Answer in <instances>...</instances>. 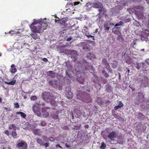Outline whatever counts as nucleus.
<instances>
[{
  "label": "nucleus",
  "instance_id": "f03ea898",
  "mask_svg": "<svg viewBox=\"0 0 149 149\" xmlns=\"http://www.w3.org/2000/svg\"><path fill=\"white\" fill-rule=\"evenodd\" d=\"M135 10V13L139 17H142L144 13L143 11L144 10V7L141 6L137 5L134 7Z\"/></svg>",
  "mask_w": 149,
  "mask_h": 149
},
{
  "label": "nucleus",
  "instance_id": "2eb2a0df",
  "mask_svg": "<svg viewBox=\"0 0 149 149\" xmlns=\"http://www.w3.org/2000/svg\"><path fill=\"white\" fill-rule=\"evenodd\" d=\"M11 69L10 72L12 74H14L17 71V69L16 68L14 64H12L11 66Z\"/></svg>",
  "mask_w": 149,
  "mask_h": 149
},
{
  "label": "nucleus",
  "instance_id": "a18cd8bd",
  "mask_svg": "<svg viewBox=\"0 0 149 149\" xmlns=\"http://www.w3.org/2000/svg\"><path fill=\"white\" fill-rule=\"evenodd\" d=\"M72 39V38L71 37H69L67 39V41H70Z\"/></svg>",
  "mask_w": 149,
  "mask_h": 149
},
{
  "label": "nucleus",
  "instance_id": "680f3d73",
  "mask_svg": "<svg viewBox=\"0 0 149 149\" xmlns=\"http://www.w3.org/2000/svg\"><path fill=\"white\" fill-rule=\"evenodd\" d=\"M4 108H5V109L6 110H7V107H4Z\"/></svg>",
  "mask_w": 149,
  "mask_h": 149
},
{
  "label": "nucleus",
  "instance_id": "5fc2aeb1",
  "mask_svg": "<svg viewBox=\"0 0 149 149\" xmlns=\"http://www.w3.org/2000/svg\"><path fill=\"white\" fill-rule=\"evenodd\" d=\"M98 29H96V30H95V33H97V31H98Z\"/></svg>",
  "mask_w": 149,
  "mask_h": 149
},
{
  "label": "nucleus",
  "instance_id": "5701e85b",
  "mask_svg": "<svg viewBox=\"0 0 149 149\" xmlns=\"http://www.w3.org/2000/svg\"><path fill=\"white\" fill-rule=\"evenodd\" d=\"M49 113L46 111H45L43 112L42 116L44 118H47L48 117Z\"/></svg>",
  "mask_w": 149,
  "mask_h": 149
},
{
  "label": "nucleus",
  "instance_id": "473e14b6",
  "mask_svg": "<svg viewBox=\"0 0 149 149\" xmlns=\"http://www.w3.org/2000/svg\"><path fill=\"white\" fill-rule=\"evenodd\" d=\"M134 84L132 85H130L129 86V88H131L132 91H135V88L134 87Z\"/></svg>",
  "mask_w": 149,
  "mask_h": 149
},
{
  "label": "nucleus",
  "instance_id": "2f4dec72",
  "mask_svg": "<svg viewBox=\"0 0 149 149\" xmlns=\"http://www.w3.org/2000/svg\"><path fill=\"white\" fill-rule=\"evenodd\" d=\"M138 93L139 94V97H141L142 98H143L144 97V92H138Z\"/></svg>",
  "mask_w": 149,
  "mask_h": 149
},
{
  "label": "nucleus",
  "instance_id": "b1692460",
  "mask_svg": "<svg viewBox=\"0 0 149 149\" xmlns=\"http://www.w3.org/2000/svg\"><path fill=\"white\" fill-rule=\"evenodd\" d=\"M15 82L16 80H12L10 82H8L6 81H4V83L5 84L9 85H14V84H15Z\"/></svg>",
  "mask_w": 149,
  "mask_h": 149
},
{
  "label": "nucleus",
  "instance_id": "20e7f679",
  "mask_svg": "<svg viewBox=\"0 0 149 149\" xmlns=\"http://www.w3.org/2000/svg\"><path fill=\"white\" fill-rule=\"evenodd\" d=\"M16 147L19 149H27L28 146L25 141H20L17 143Z\"/></svg>",
  "mask_w": 149,
  "mask_h": 149
},
{
  "label": "nucleus",
  "instance_id": "aec40b11",
  "mask_svg": "<svg viewBox=\"0 0 149 149\" xmlns=\"http://www.w3.org/2000/svg\"><path fill=\"white\" fill-rule=\"evenodd\" d=\"M89 67L86 68H85V71L88 70L91 72L92 73L94 71V69L92 68L91 66H89Z\"/></svg>",
  "mask_w": 149,
  "mask_h": 149
},
{
  "label": "nucleus",
  "instance_id": "79ce46f5",
  "mask_svg": "<svg viewBox=\"0 0 149 149\" xmlns=\"http://www.w3.org/2000/svg\"><path fill=\"white\" fill-rule=\"evenodd\" d=\"M53 118L54 119H58V115H55L53 116Z\"/></svg>",
  "mask_w": 149,
  "mask_h": 149
},
{
  "label": "nucleus",
  "instance_id": "a19ab883",
  "mask_svg": "<svg viewBox=\"0 0 149 149\" xmlns=\"http://www.w3.org/2000/svg\"><path fill=\"white\" fill-rule=\"evenodd\" d=\"M120 108V107L119 106V105H118L115 106L114 107V109L115 110H116Z\"/></svg>",
  "mask_w": 149,
  "mask_h": 149
},
{
  "label": "nucleus",
  "instance_id": "4468645a",
  "mask_svg": "<svg viewBox=\"0 0 149 149\" xmlns=\"http://www.w3.org/2000/svg\"><path fill=\"white\" fill-rule=\"evenodd\" d=\"M47 75L52 78H55L56 77V74L55 73H54L52 71H50L48 72L47 73Z\"/></svg>",
  "mask_w": 149,
  "mask_h": 149
},
{
  "label": "nucleus",
  "instance_id": "e433bc0d",
  "mask_svg": "<svg viewBox=\"0 0 149 149\" xmlns=\"http://www.w3.org/2000/svg\"><path fill=\"white\" fill-rule=\"evenodd\" d=\"M31 99L33 100H36L37 99V97L36 96H32L31 97Z\"/></svg>",
  "mask_w": 149,
  "mask_h": 149
},
{
  "label": "nucleus",
  "instance_id": "cd10ccee",
  "mask_svg": "<svg viewBox=\"0 0 149 149\" xmlns=\"http://www.w3.org/2000/svg\"><path fill=\"white\" fill-rule=\"evenodd\" d=\"M106 144L103 142L101 143V145L100 147V149H104L106 147Z\"/></svg>",
  "mask_w": 149,
  "mask_h": 149
},
{
  "label": "nucleus",
  "instance_id": "774afa93",
  "mask_svg": "<svg viewBox=\"0 0 149 149\" xmlns=\"http://www.w3.org/2000/svg\"><path fill=\"white\" fill-rule=\"evenodd\" d=\"M149 33L147 35V36H149Z\"/></svg>",
  "mask_w": 149,
  "mask_h": 149
},
{
  "label": "nucleus",
  "instance_id": "72a5a7b5",
  "mask_svg": "<svg viewBox=\"0 0 149 149\" xmlns=\"http://www.w3.org/2000/svg\"><path fill=\"white\" fill-rule=\"evenodd\" d=\"M39 125H40L42 126H44L46 125V123L44 121H41L40 124H39Z\"/></svg>",
  "mask_w": 149,
  "mask_h": 149
},
{
  "label": "nucleus",
  "instance_id": "0e129e2a",
  "mask_svg": "<svg viewBox=\"0 0 149 149\" xmlns=\"http://www.w3.org/2000/svg\"><path fill=\"white\" fill-rule=\"evenodd\" d=\"M84 28H85V29H87V27H86V26H85V27H84Z\"/></svg>",
  "mask_w": 149,
  "mask_h": 149
},
{
  "label": "nucleus",
  "instance_id": "6e6d98bb",
  "mask_svg": "<svg viewBox=\"0 0 149 149\" xmlns=\"http://www.w3.org/2000/svg\"><path fill=\"white\" fill-rule=\"evenodd\" d=\"M2 102V98L0 97V102Z\"/></svg>",
  "mask_w": 149,
  "mask_h": 149
},
{
  "label": "nucleus",
  "instance_id": "7c9ffc66",
  "mask_svg": "<svg viewBox=\"0 0 149 149\" xmlns=\"http://www.w3.org/2000/svg\"><path fill=\"white\" fill-rule=\"evenodd\" d=\"M102 73L104 75V76L106 78H107L109 77V75L107 72L105 70H103L102 71Z\"/></svg>",
  "mask_w": 149,
  "mask_h": 149
},
{
  "label": "nucleus",
  "instance_id": "1a4fd4ad",
  "mask_svg": "<svg viewBox=\"0 0 149 149\" xmlns=\"http://www.w3.org/2000/svg\"><path fill=\"white\" fill-rule=\"evenodd\" d=\"M86 58L91 60L96 58V56L94 54H91V53H89L87 54Z\"/></svg>",
  "mask_w": 149,
  "mask_h": 149
},
{
  "label": "nucleus",
  "instance_id": "864d4df0",
  "mask_svg": "<svg viewBox=\"0 0 149 149\" xmlns=\"http://www.w3.org/2000/svg\"><path fill=\"white\" fill-rule=\"evenodd\" d=\"M59 111H56V114H58L59 113Z\"/></svg>",
  "mask_w": 149,
  "mask_h": 149
},
{
  "label": "nucleus",
  "instance_id": "bf43d9fd",
  "mask_svg": "<svg viewBox=\"0 0 149 149\" xmlns=\"http://www.w3.org/2000/svg\"><path fill=\"white\" fill-rule=\"evenodd\" d=\"M91 101V100H90V99L89 100H88V101H86V102H90V101Z\"/></svg>",
  "mask_w": 149,
  "mask_h": 149
},
{
  "label": "nucleus",
  "instance_id": "9d476101",
  "mask_svg": "<svg viewBox=\"0 0 149 149\" xmlns=\"http://www.w3.org/2000/svg\"><path fill=\"white\" fill-rule=\"evenodd\" d=\"M35 23L34 22L30 26V27L31 29V31L34 33H36V32H39V30L37 31V29H36V25L35 24Z\"/></svg>",
  "mask_w": 149,
  "mask_h": 149
},
{
  "label": "nucleus",
  "instance_id": "f257e3e1",
  "mask_svg": "<svg viewBox=\"0 0 149 149\" xmlns=\"http://www.w3.org/2000/svg\"><path fill=\"white\" fill-rule=\"evenodd\" d=\"M43 100L47 102H49L53 105H55V102L54 96L50 95L49 92H45L42 94Z\"/></svg>",
  "mask_w": 149,
  "mask_h": 149
},
{
  "label": "nucleus",
  "instance_id": "c85d7f7f",
  "mask_svg": "<svg viewBox=\"0 0 149 149\" xmlns=\"http://www.w3.org/2000/svg\"><path fill=\"white\" fill-rule=\"evenodd\" d=\"M82 32L85 34V35L87 37V36L89 35V33H88L86 29H84L82 30Z\"/></svg>",
  "mask_w": 149,
  "mask_h": 149
},
{
  "label": "nucleus",
  "instance_id": "ea45409f",
  "mask_svg": "<svg viewBox=\"0 0 149 149\" xmlns=\"http://www.w3.org/2000/svg\"><path fill=\"white\" fill-rule=\"evenodd\" d=\"M4 133L7 135L9 136V132L8 130H6L4 131Z\"/></svg>",
  "mask_w": 149,
  "mask_h": 149
},
{
  "label": "nucleus",
  "instance_id": "69168bd1",
  "mask_svg": "<svg viewBox=\"0 0 149 149\" xmlns=\"http://www.w3.org/2000/svg\"><path fill=\"white\" fill-rule=\"evenodd\" d=\"M109 129V128H107L106 129V130H108V129Z\"/></svg>",
  "mask_w": 149,
  "mask_h": 149
},
{
  "label": "nucleus",
  "instance_id": "ddd939ff",
  "mask_svg": "<svg viewBox=\"0 0 149 149\" xmlns=\"http://www.w3.org/2000/svg\"><path fill=\"white\" fill-rule=\"evenodd\" d=\"M58 22L61 25L64 26L65 25V23L66 22V21L63 19L59 20L56 19L55 20V22Z\"/></svg>",
  "mask_w": 149,
  "mask_h": 149
},
{
  "label": "nucleus",
  "instance_id": "a878e982",
  "mask_svg": "<svg viewBox=\"0 0 149 149\" xmlns=\"http://www.w3.org/2000/svg\"><path fill=\"white\" fill-rule=\"evenodd\" d=\"M41 25L42 26V29L43 30H45L46 29L48 25L45 23H42Z\"/></svg>",
  "mask_w": 149,
  "mask_h": 149
},
{
  "label": "nucleus",
  "instance_id": "052dcab7",
  "mask_svg": "<svg viewBox=\"0 0 149 149\" xmlns=\"http://www.w3.org/2000/svg\"><path fill=\"white\" fill-rule=\"evenodd\" d=\"M3 149H7V148H5V147H3Z\"/></svg>",
  "mask_w": 149,
  "mask_h": 149
},
{
  "label": "nucleus",
  "instance_id": "c9c22d12",
  "mask_svg": "<svg viewBox=\"0 0 149 149\" xmlns=\"http://www.w3.org/2000/svg\"><path fill=\"white\" fill-rule=\"evenodd\" d=\"M14 107L15 108H18L19 107V106L17 102H16L14 104Z\"/></svg>",
  "mask_w": 149,
  "mask_h": 149
},
{
  "label": "nucleus",
  "instance_id": "c03bdc74",
  "mask_svg": "<svg viewBox=\"0 0 149 149\" xmlns=\"http://www.w3.org/2000/svg\"><path fill=\"white\" fill-rule=\"evenodd\" d=\"M80 3V2L79 1L75 2L74 3V5L76 6L77 5L79 4Z\"/></svg>",
  "mask_w": 149,
  "mask_h": 149
},
{
  "label": "nucleus",
  "instance_id": "6e6552de",
  "mask_svg": "<svg viewBox=\"0 0 149 149\" xmlns=\"http://www.w3.org/2000/svg\"><path fill=\"white\" fill-rule=\"evenodd\" d=\"M82 44L84 46L83 47V49L86 52H88L90 50L91 45L89 44L85 43L84 42H82Z\"/></svg>",
  "mask_w": 149,
  "mask_h": 149
},
{
  "label": "nucleus",
  "instance_id": "c756f323",
  "mask_svg": "<svg viewBox=\"0 0 149 149\" xmlns=\"http://www.w3.org/2000/svg\"><path fill=\"white\" fill-rule=\"evenodd\" d=\"M108 26V24H104V30L107 31H109V29L110 27L107 26Z\"/></svg>",
  "mask_w": 149,
  "mask_h": 149
},
{
  "label": "nucleus",
  "instance_id": "3c124183",
  "mask_svg": "<svg viewBox=\"0 0 149 149\" xmlns=\"http://www.w3.org/2000/svg\"><path fill=\"white\" fill-rule=\"evenodd\" d=\"M89 126L88 125H86L85 126V127L86 128H88Z\"/></svg>",
  "mask_w": 149,
  "mask_h": 149
},
{
  "label": "nucleus",
  "instance_id": "4be33fe9",
  "mask_svg": "<svg viewBox=\"0 0 149 149\" xmlns=\"http://www.w3.org/2000/svg\"><path fill=\"white\" fill-rule=\"evenodd\" d=\"M36 141L37 142L38 144H40L41 146H42L43 143H44V141H42V140L40 138L37 139Z\"/></svg>",
  "mask_w": 149,
  "mask_h": 149
},
{
  "label": "nucleus",
  "instance_id": "338daca9",
  "mask_svg": "<svg viewBox=\"0 0 149 149\" xmlns=\"http://www.w3.org/2000/svg\"><path fill=\"white\" fill-rule=\"evenodd\" d=\"M71 57L72 58L73 57V56H72Z\"/></svg>",
  "mask_w": 149,
  "mask_h": 149
},
{
  "label": "nucleus",
  "instance_id": "f704fd0d",
  "mask_svg": "<svg viewBox=\"0 0 149 149\" xmlns=\"http://www.w3.org/2000/svg\"><path fill=\"white\" fill-rule=\"evenodd\" d=\"M49 143L48 142H46L45 143H43L42 144V146H44L45 147H47L48 146H49Z\"/></svg>",
  "mask_w": 149,
  "mask_h": 149
},
{
  "label": "nucleus",
  "instance_id": "dca6fc26",
  "mask_svg": "<svg viewBox=\"0 0 149 149\" xmlns=\"http://www.w3.org/2000/svg\"><path fill=\"white\" fill-rule=\"evenodd\" d=\"M11 135L12 136L14 139H16L17 137V134L16 132V129H15L12 132Z\"/></svg>",
  "mask_w": 149,
  "mask_h": 149
},
{
  "label": "nucleus",
  "instance_id": "7ed1b4c3",
  "mask_svg": "<svg viewBox=\"0 0 149 149\" xmlns=\"http://www.w3.org/2000/svg\"><path fill=\"white\" fill-rule=\"evenodd\" d=\"M32 110L34 113L38 116H41L42 114L39 104L35 103L33 107Z\"/></svg>",
  "mask_w": 149,
  "mask_h": 149
},
{
  "label": "nucleus",
  "instance_id": "9b49d317",
  "mask_svg": "<svg viewBox=\"0 0 149 149\" xmlns=\"http://www.w3.org/2000/svg\"><path fill=\"white\" fill-rule=\"evenodd\" d=\"M137 118L140 120H143L145 119V116L142 113L139 112L137 114Z\"/></svg>",
  "mask_w": 149,
  "mask_h": 149
},
{
  "label": "nucleus",
  "instance_id": "bb28decb",
  "mask_svg": "<svg viewBox=\"0 0 149 149\" xmlns=\"http://www.w3.org/2000/svg\"><path fill=\"white\" fill-rule=\"evenodd\" d=\"M16 126L15 124H11L9 127V129L10 130H12L14 129H16Z\"/></svg>",
  "mask_w": 149,
  "mask_h": 149
},
{
  "label": "nucleus",
  "instance_id": "a211bd4d",
  "mask_svg": "<svg viewBox=\"0 0 149 149\" xmlns=\"http://www.w3.org/2000/svg\"><path fill=\"white\" fill-rule=\"evenodd\" d=\"M35 24L36 25V29L37 31H38V30H39V32H36L37 33H40L41 32V30L42 29V26L40 24Z\"/></svg>",
  "mask_w": 149,
  "mask_h": 149
},
{
  "label": "nucleus",
  "instance_id": "8fccbe9b",
  "mask_svg": "<svg viewBox=\"0 0 149 149\" xmlns=\"http://www.w3.org/2000/svg\"><path fill=\"white\" fill-rule=\"evenodd\" d=\"M56 147H59L61 148H62V147L59 144H57L56 145Z\"/></svg>",
  "mask_w": 149,
  "mask_h": 149
},
{
  "label": "nucleus",
  "instance_id": "f8f14e48",
  "mask_svg": "<svg viewBox=\"0 0 149 149\" xmlns=\"http://www.w3.org/2000/svg\"><path fill=\"white\" fill-rule=\"evenodd\" d=\"M85 70L84 71H82V73H81V75H80V78H79L78 79V81L79 82V83L82 84H84V80L83 79H82V76L81 75V74H85V72H84Z\"/></svg>",
  "mask_w": 149,
  "mask_h": 149
},
{
  "label": "nucleus",
  "instance_id": "37998d69",
  "mask_svg": "<svg viewBox=\"0 0 149 149\" xmlns=\"http://www.w3.org/2000/svg\"><path fill=\"white\" fill-rule=\"evenodd\" d=\"M42 60L43 61L45 62H47L48 61V59L46 58H44L42 59Z\"/></svg>",
  "mask_w": 149,
  "mask_h": 149
},
{
  "label": "nucleus",
  "instance_id": "4c0bfd02",
  "mask_svg": "<svg viewBox=\"0 0 149 149\" xmlns=\"http://www.w3.org/2000/svg\"><path fill=\"white\" fill-rule=\"evenodd\" d=\"M118 105H119L120 107H123V103L120 101H119Z\"/></svg>",
  "mask_w": 149,
  "mask_h": 149
},
{
  "label": "nucleus",
  "instance_id": "4d7b16f0",
  "mask_svg": "<svg viewBox=\"0 0 149 149\" xmlns=\"http://www.w3.org/2000/svg\"><path fill=\"white\" fill-rule=\"evenodd\" d=\"M141 64H142V67H143V66L144 65V64H145V63H142Z\"/></svg>",
  "mask_w": 149,
  "mask_h": 149
},
{
  "label": "nucleus",
  "instance_id": "393cba45",
  "mask_svg": "<svg viewBox=\"0 0 149 149\" xmlns=\"http://www.w3.org/2000/svg\"><path fill=\"white\" fill-rule=\"evenodd\" d=\"M31 36L32 38L35 40H36L38 38V36L36 33H32Z\"/></svg>",
  "mask_w": 149,
  "mask_h": 149
},
{
  "label": "nucleus",
  "instance_id": "49530a36",
  "mask_svg": "<svg viewBox=\"0 0 149 149\" xmlns=\"http://www.w3.org/2000/svg\"><path fill=\"white\" fill-rule=\"evenodd\" d=\"M118 24L120 26L122 25L123 24V23L122 21H120Z\"/></svg>",
  "mask_w": 149,
  "mask_h": 149
},
{
  "label": "nucleus",
  "instance_id": "0eeeda50",
  "mask_svg": "<svg viewBox=\"0 0 149 149\" xmlns=\"http://www.w3.org/2000/svg\"><path fill=\"white\" fill-rule=\"evenodd\" d=\"M49 84L56 88L59 87V83L57 80L50 81H49Z\"/></svg>",
  "mask_w": 149,
  "mask_h": 149
},
{
  "label": "nucleus",
  "instance_id": "de8ad7c7",
  "mask_svg": "<svg viewBox=\"0 0 149 149\" xmlns=\"http://www.w3.org/2000/svg\"><path fill=\"white\" fill-rule=\"evenodd\" d=\"M65 146L67 148H69L70 147V145L68 144V143H66L65 144Z\"/></svg>",
  "mask_w": 149,
  "mask_h": 149
},
{
  "label": "nucleus",
  "instance_id": "13d9d810",
  "mask_svg": "<svg viewBox=\"0 0 149 149\" xmlns=\"http://www.w3.org/2000/svg\"><path fill=\"white\" fill-rule=\"evenodd\" d=\"M77 56H75L74 57V58L75 59H76L77 58Z\"/></svg>",
  "mask_w": 149,
  "mask_h": 149
},
{
  "label": "nucleus",
  "instance_id": "58836bf2",
  "mask_svg": "<svg viewBox=\"0 0 149 149\" xmlns=\"http://www.w3.org/2000/svg\"><path fill=\"white\" fill-rule=\"evenodd\" d=\"M87 37H88V38L92 37V39L93 40H95L94 36H93L91 35L90 34H89V35H88V36H87Z\"/></svg>",
  "mask_w": 149,
  "mask_h": 149
},
{
  "label": "nucleus",
  "instance_id": "f3484780",
  "mask_svg": "<svg viewBox=\"0 0 149 149\" xmlns=\"http://www.w3.org/2000/svg\"><path fill=\"white\" fill-rule=\"evenodd\" d=\"M102 62L106 65V68L108 69L110 68V66L109 65V64L107 63V60L105 58H103L102 59Z\"/></svg>",
  "mask_w": 149,
  "mask_h": 149
},
{
  "label": "nucleus",
  "instance_id": "412c9836",
  "mask_svg": "<svg viewBox=\"0 0 149 149\" xmlns=\"http://www.w3.org/2000/svg\"><path fill=\"white\" fill-rule=\"evenodd\" d=\"M17 114H20L21 116L23 118H25L26 117V114L22 112H16Z\"/></svg>",
  "mask_w": 149,
  "mask_h": 149
},
{
  "label": "nucleus",
  "instance_id": "423d86ee",
  "mask_svg": "<svg viewBox=\"0 0 149 149\" xmlns=\"http://www.w3.org/2000/svg\"><path fill=\"white\" fill-rule=\"evenodd\" d=\"M65 91L66 92V97L68 99L72 98V93L71 92V88L70 87L68 86L65 88Z\"/></svg>",
  "mask_w": 149,
  "mask_h": 149
},
{
  "label": "nucleus",
  "instance_id": "6ab92c4d",
  "mask_svg": "<svg viewBox=\"0 0 149 149\" xmlns=\"http://www.w3.org/2000/svg\"><path fill=\"white\" fill-rule=\"evenodd\" d=\"M113 31L114 33L117 35L119 34L120 33L119 30L118 28H116L114 27L113 29Z\"/></svg>",
  "mask_w": 149,
  "mask_h": 149
},
{
  "label": "nucleus",
  "instance_id": "09e8293b",
  "mask_svg": "<svg viewBox=\"0 0 149 149\" xmlns=\"http://www.w3.org/2000/svg\"><path fill=\"white\" fill-rule=\"evenodd\" d=\"M14 32V31L11 30L10 31H9L8 32V33H10L11 34H14V33H12Z\"/></svg>",
  "mask_w": 149,
  "mask_h": 149
},
{
  "label": "nucleus",
  "instance_id": "39448f33",
  "mask_svg": "<svg viewBox=\"0 0 149 149\" xmlns=\"http://www.w3.org/2000/svg\"><path fill=\"white\" fill-rule=\"evenodd\" d=\"M116 132L115 131H113L110 133L107 136V137L110 139L107 141L109 143L112 144L111 143V141L114 140V139L116 137Z\"/></svg>",
  "mask_w": 149,
  "mask_h": 149
},
{
  "label": "nucleus",
  "instance_id": "e2e57ef3",
  "mask_svg": "<svg viewBox=\"0 0 149 149\" xmlns=\"http://www.w3.org/2000/svg\"><path fill=\"white\" fill-rule=\"evenodd\" d=\"M8 149H11V148L10 147H8Z\"/></svg>",
  "mask_w": 149,
  "mask_h": 149
},
{
  "label": "nucleus",
  "instance_id": "603ef678",
  "mask_svg": "<svg viewBox=\"0 0 149 149\" xmlns=\"http://www.w3.org/2000/svg\"><path fill=\"white\" fill-rule=\"evenodd\" d=\"M118 26H119V24L118 23H117L115 25V27Z\"/></svg>",
  "mask_w": 149,
  "mask_h": 149
}]
</instances>
